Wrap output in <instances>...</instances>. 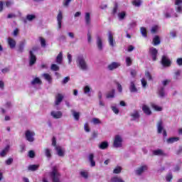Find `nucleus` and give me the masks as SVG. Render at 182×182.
Returning a JSON list of instances; mask_svg holds the SVG:
<instances>
[{"instance_id":"49530a36","label":"nucleus","mask_w":182,"mask_h":182,"mask_svg":"<svg viewBox=\"0 0 182 182\" xmlns=\"http://www.w3.org/2000/svg\"><path fill=\"white\" fill-rule=\"evenodd\" d=\"M36 18V16H35L33 14H28L26 16L27 21H33V19H35Z\"/></svg>"},{"instance_id":"423d86ee","label":"nucleus","mask_w":182,"mask_h":182,"mask_svg":"<svg viewBox=\"0 0 182 182\" xmlns=\"http://www.w3.org/2000/svg\"><path fill=\"white\" fill-rule=\"evenodd\" d=\"M114 34L112 31H108L107 33V40L108 43L111 48H114L116 46V40L114 39V37H113Z\"/></svg>"},{"instance_id":"5fc2aeb1","label":"nucleus","mask_w":182,"mask_h":182,"mask_svg":"<svg viewBox=\"0 0 182 182\" xmlns=\"http://www.w3.org/2000/svg\"><path fill=\"white\" fill-rule=\"evenodd\" d=\"M166 181H171L173 180V174L171 173H169L166 176Z\"/></svg>"},{"instance_id":"7ed1b4c3","label":"nucleus","mask_w":182,"mask_h":182,"mask_svg":"<svg viewBox=\"0 0 182 182\" xmlns=\"http://www.w3.org/2000/svg\"><path fill=\"white\" fill-rule=\"evenodd\" d=\"M113 147L114 149H120L123 147V137L117 134L114 138Z\"/></svg>"},{"instance_id":"0e129e2a","label":"nucleus","mask_w":182,"mask_h":182,"mask_svg":"<svg viewBox=\"0 0 182 182\" xmlns=\"http://www.w3.org/2000/svg\"><path fill=\"white\" fill-rule=\"evenodd\" d=\"M126 63L127 66H130L132 65V58L130 57H127Z\"/></svg>"},{"instance_id":"ea45409f","label":"nucleus","mask_w":182,"mask_h":182,"mask_svg":"<svg viewBox=\"0 0 182 182\" xmlns=\"http://www.w3.org/2000/svg\"><path fill=\"white\" fill-rule=\"evenodd\" d=\"M173 12L174 11L173 10V9H168L164 14L165 18H171V14H173Z\"/></svg>"},{"instance_id":"f3484780","label":"nucleus","mask_w":182,"mask_h":182,"mask_svg":"<svg viewBox=\"0 0 182 182\" xmlns=\"http://www.w3.org/2000/svg\"><path fill=\"white\" fill-rule=\"evenodd\" d=\"M129 92H131V93H137L138 92L137 87H136V84H134V82L133 81L130 82Z\"/></svg>"},{"instance_id":"680f3d73","label":"nucleus","mask_w":182,"mask_h":182,"mask_svg":"<svg viewBox=\"0 0 182 182\" xmlns=\"http://www.w3.org/2000/svg\"><path fill=\"white\" fill-rule=\"evenodd\" d=\"M145 77H146V79H148V80H153L151 75H150V73H149L148 71L145 73Z\"/></svg>"},{"instance_id":"13d9d810","label":"nucleus","mask_w":182,"mask_h":182,"mask_svg":"<svg viewBox=\"0 0 182 182\" xmlns=\"http://www.w3.org/2000/svg\"><path fill=\"white\" fill-rule=\"evenodd\" d=\"M70 80V77H65L61 82L62 85H66Z\"/></svg>"},{"instance_id":"f257e3e1","label":"nucleus","mask_w":182,"mask_h":182,"mask_svg":"<svg viewBox=\"0 0 182 182\" xmlns=\"http://www.w3.org/2000/svg\"><path fill=\"white\" fill-rule=\"evenodd\" d=\"M75 62L77 63V68H79L80 70H83L84 72L89 70V65H87L86 58L83 55H77Z\"/></svg>"},{"instance_id":"338daca9","label":"nucleus","mask_w":182,"mask_h":182,"mask_svg":"<svg viewBox=\"0 0 182 182\" xmlns=\"http://www.w3.org/2000/svg\"><path fill=\"white\" fill-rule=\"evenodd\" d=\"M169 35L171 38H176V36H177V32H176V31H172L169 33Z\"/></svg>"},{"instance_id":"20e7f679","label":"nucleus","mask_w":182,"mask_h":182,"mask_svg":"<svg viewBox=\"0 0 182 182\" xmlns=\"http://www.w3.org/2000/svg\"><path fill=\"white\" fill-rule=\"evenodd\" d=\"M35 132L31 129H27L25 132V139L27 141H29V143H33V141H35Z\"/></svg>"},{"instance_id":"0eeeda50","label":"nucleus","mask_w":182,"mask_h":182,"mask_svg":"<svg viewBox=\"0 0 182 182\" xmlns=\"http://www.w3.org/2000/svg\"><path fill=\"white\" fill-rule=\"evenodd\" d=\"M149 55L151 58L152 60H157V55H159V50L154 47H150L149 48Z\"/></svg>"},{"instance_id":"052dcab7","label":"nucleus","mask_w":182,"mask_h":182,"mask_svg":"<svg viewBox=\"0 0 182 182\" xmlns=\"http://www.w3.org/2000/svg\"><path fill=\"white\" fill-rule=\"evenodd\" d=\"M157 31H159V26H154L151 29V32L152 33H156V32H157Z\"/></svg>"},{"instance_id":"9d476101","label":"nucleus","mask_w":182,"mask_h":182,"mask_svg":"<svg viewBox=\"0 0 182 182\" xmlns=\"http://www.w3.org/2000/svg\"><path fill=\"white\" fill-rule=\"evenodd\" d=\"M63 20V13L62 11L59 10L57 16L58 27V29L62 28V21Z\"/></svg>"},{"instance_id":"79ce46f5","label":"nucleus","mask_w":182,"mask_h":182,"mask_svg":"<svg viewBox=\"0 0 182 182\" xmlns=\"http://www.w3.org/2000/svg\"><path fill=\"white\" fill-rule=\"evenodd\" d=\"M122 170H123L122 166H116L113 170V173L114 174H120L122 173Z\"/></svg>"},{"instance_id":"58836bf2","label":"nucleus","mask_w":182,"mask_h":182,"mask_svg":"<svg viewBox=\"0 0 182 182\" xmlns=\"http://www.w3.org/2000/svg\"><path fill=\"white\" fill-rule=\"evenodd\" d=\"M39 168V165H29L28 167V170L30 171H36Z\"/></svg>"},{"instance_id":"a878e982","label":"nucleus","mask_w":182,"mask_h":182,"mask_svg":"<svg viewBox=\"0 0 182 182\" xmlns=\"http://www.w3.org/2000/svg\"><path fill=\"white\" fill-rule=\"evenodd\" d=\"M178 140H180L179 137H177V136L171 137L166 140V143L168 144H173V143H176V141H178Z\"/></svg>"},{"instance_id":"ddd939ff","label":"nucleus","mask_w":182,"mask_h":182,"mask_svg":"<svg viewBox=\"0 0 182 182\" xmlns=\"http://www.w3.org/2000/svg\"><path fill=\"white\" fill-rule=\"evenodd\" d=\"M175 5L176 6V12L178 14H182V0H176Z\"/></svg>"},{"instance_id":"3c124183","label":"nucleus","mask_w":182,"mask_h":182,"mask_svg":"<svg viewBox=\"0 0 182 182\" xmlns=\"http://www.w3.org/2000/svg\"><path fill=\"white\" fill-rule=\"evenodd\" d=\"M93 124H102V121H100V119H99V118H93L92 120Z\"/></svg>"},{"instance_id":"37998d69","label":"nucleus","mask_w":182,"mask_h":182,"mask_svg":"<svg viewBox=\"0 0 182 182\" xmlns=\"http://www.w3.org/2000/svg\"><path fill=\"white\" fill-rule=\"evenodd\" d=\"M132 4L134 6L139 8L141 5V0H132Z\"/></svg>"},{"instance_id":"393cba45","label":"nucleus","mask_w":182,"mask_h":182,"mask_svg":"<svg viewBox=\"0 0 182 182\" xmlns=\"http://www.w3.org/2000/svg\"><path fill=\"white\" fill-rule=\"evenodd\" d=\"M8 44L11 49H14L16 46V41L14 40V38H8Z\"/></svg>"},{"instance_id":"f03ea898","label":"nucleus","mask_w":182,"mask_h":182,"mask_svg":"<svg viewBox=\"0 0 182 182\" xmlns=\"http://www.w3.org/2000/svg\"><path fill=\"white\" fill-rule=\"evenodd\" d=\"M49 176L53 182H60V173L58 171V167H53L52 171L49 173Z\"/></svg>"},{"instance_id":"4be33fe9","label":"nucleus","mask_w":182,"mask_h":182,"mask_svg":"<svg viewBox=\"0 0 182 182\" xmlns=\"http://www.w3.org/2000/svg\"><path fill=\"white\" fill-rule=\"evenodd\" d=\"M44 154L48 160H50L52 159V149L49 148L44 149Z\"/></svg>"},{"instance_id":"39448f33","label":"nucleus","mask_w":182,"mask_h":182,"mask_svg":"<svg viewBox=\"0 0 182 182\" xmlns=\"http://www.w3.org/2000/svg\"><path fill=\"white\" fill-rule=\"evenodd\" d=\"M149 170V166L146 164L141 165L134 171L136 176H143L144 173H146Z\"/></svg>"},{"instance_id":"2f4dec72","label":"nucleus","mask_w":182,"mask_h":182,"mask_svg":"<svg viewBox=\"0 0 182 182\" xmlns=\"http://www.w3.org/2000/svg\"><path fill=\"white\" fill-rule=\"evenodd\" d=\"M115 92H116V90H114V89H113L111 91L108 92L107 95H106L107 99H113L114 97Z\"/></svg>"},{"instance_id":"864d4df0","label":"nucleus","mask_w":182,"mask_h":182,"mask_svg":"<svg viewBox=\"0 0 182 182\" xmlns=\"http://www.w3.org/2000/svg\"><path fill=\"white\" fill-rule=\"evenodd\" d=\"M40 42L42 48H45L46 46V41L43 38H40Z\"/></svg>"},{"instance_id":"8fccbe9b","label":"nucleus","mask_w":182,"mask_h":182,"mask_svg":"<svg viewBox=\"0 0 182 182\" xmlns=\"http://www.w3.org/2000/svg\"><path fill=\"white\" fill-rule=\"evenodd\" d=\"M80 176L83 177L84 178H87V177H88V174L86 171H81L80 172Z\"/></svg>"},{"instance_id":"a211bd4d","label":"nucleus","mask_w":182,"mask_h":182,"mask_svg":"<svg viewBox=\"0 0 182 182\" xmlns=\"http://www.w3.org/2000/svg\"><path fill=\"white\" fill-rule=\"evenodd\" d=\"M142 111L147 116H151V109H150V107H149V106H147L146 105H144L142 106Z\"/></svg>"},{"instance_id":"72a5a7b5","label":"nucleus","mask_w":182,"mask_h":182,"mask_svg":"<svg viewBox=\"0 0 182 182\" xmlns=\"http://www.w3.org/2000/svg\"><path fill=\"white\" fill-rule=\"evenodd\" d=\"M31 85L35 86V85H42V80L39 77H36L31 81Z\"/></svg>"},{"instance_id":"cd10ccee","label":"nucleus","mask_w":182,"mask_h":182,"mask_svg":"<svg viewBox=\"0 0 182 182\" xmlns=\"http://www.w3.org/2000/svg\"><path fill=\"white\" fill-rule=\"evenodd\" d=\"M112 14L114 15H118L119 14V4L117 2H114V8L112 9Z\"/></svg>"},{"instance_id":"f8f14e48","label":"nucleus","mask_w":182,"mask_h":182,"mask_svg":"<svg viewBox=\"0 0 182 182\" xmlns=\"http://www.w3.org/2000/svg\"><path fill=\"white\" fill-rule=\"evenodd\" d=\"M63 95L58 93L55 95V105L59 106L60 103H62V101L63 100Z\"/></svg>"},{"instance_id":"f704fd0d","label":"nucleus","mask_w":182,"mask_h":182,"mask_svg":"<svg viewBox=\"0 0 182 182\" xmlns=\"http://www.w3.org/2000/svg\"><path fill=\"white\" fill-rule=\"evenodd\" d=\"M43 77H44L45 80H47L48 83H52V77L50 76V75L48 73H44L43 74Z\"/></svg>"},{"instance_id":"c03bdc74","label":"nucleus","mask_w":182,"mask_h":182,"mask_svg":"<svg viewBox=\"0 0 182 182\" xmlns=\"http://www.w3.org/2000/svg\"><path fill=\"white\" fill-rule=\"evenodd\" d=\"M159 95L160 97H164V96H166V92L164 91V87H161L159 90Z\"/></svg>"},{"instance_id":"9b49d317","label":"nucleus","mask_w":182,"mask_h":182,"mask_svg":"<svg viewBox=\"0 0 182 182\" xmlns=\"http://www.w3.org/2000/svg\"><path fill=\"white\" fill-rule=\"evenodd\" d=\"M161 64L163 66L168 67L171 65V61H170V58H168L167 55H163L161 58Z\"/></svg>"},{"instance_id":"6ab92c4d","label":"nucleus","mask_w":182,"mask_h":182,"mask_svg":"<svg viewBox=\"0 0 182 182\" xmlns=\"http://www.w3.org/2000/svg\"><path fill=\"white\" fill-rule=\"evenodd\" d=\"M55 150L59 157H65V151L63 150V149H62L61 146H55Z\"/></svg>"},{"instance_id":"bb28decb","label":"nucleus","mask_w":182,"mask_h":182,"mask_svg":"<svg viewBox=\"0 0 182 182\" xmlns=\"http://www.w3.org/2000/svg\"><path fill=\"white\" fill-rule=\"evenodd\" d=\"M63 60V53L62 52H60V53L56 57V63H58V65H61Z\"/></svg>"},{"instance_id":"a19ab883","label":"nucleus","mask_w":182,"mask_h":182,"mask_svg":"<svg viewBox=\"0 0 182 182\" xmlns=\"http://www.w3.org/2000/svg\"><path fill=\"white\" fill-rule=\"evenodd\" d=\"M118 18L119 21H123L126 18V11H121L118 13Z\"/></svg>"},{"instance_id":"6e6552de","label":"nucleus","mask_w":182,"mask_h":182,"mask_svg":"<svg viewBox=\"0 0 182 182\" xmlns=\"http://www.w3.org/2000/svg\"><path fill=\"white\" fill-rule=\"evenodd\" d=\"M33 51H35V49L33 48V50L29 51V65L30 66H33L35 63H36V55H35V53H33Z\"/></svg>"},{"instance_id":"bf43d9fd","label":"nucleus","mask_w":182,"mask_h":182,"mask_svg":"<svg viewBox=\"0 0 182 182\" xmlns=\"http://www.w3.org/2000/svg\"><path fill=\"white\" fill-rule=\"evenodd\" d=\"M117 90L118 92H119V93H122V92H123V87H122V85L119 82H117Z\"/></svg>"},{"instance_id":"c9c22d12","label":"nucleus","mask_w":182,"mask_h":182,"mask_svg":"<svg viewBox=\"0 0 182 182\" xmlns=\"http://www.w3.org/2000/svg\"><path fill=\"white\" fill-rule=\"evenodd\" d=\"M151 107H152V109H154L156 110V112H161V110H163V107H161L154 103H151Z\"/></svg>"},{"instance_id":"c85d7f7f","label":"nucleus","mask_w":182,"mask_h":182,"mask_svg":"<svg viewBox=\"0 0 182 182\" xmlns=\"http://www.w3.org/2000/svg\"><path fill=\"white\" fill-rule=\"evenodd\" d=\"M131 116L132 117V120H137L140 118V114H139V111H134Z\"/></svg>"},{"instance_id":"e2e57ef3","label":"nucleus","mask_w":182,"mask_h":182,"mask_svg":"<svg viewBox=\"0 0 182 182\" xmlns=\"http://www.w3.org/2000/svg\"><path fill=\"white\" fill-rule=\"evenodd\" d=\"M12 163H14V159H12V158H9V159H7L6 161V166H11V164H12Z\"/></svg>"},{"instance_id":"c756f323","label":"nucleus","mask_w":182,"mask_h":182,"mask_svg":"<svg viewBox=\"0 0 182 182\" xmlns=\"http://www.w3.org/2000/svg\"><path fill=\"white\" fill-rule=\"evenodd\" d=\"M160 37L159 36H155L153 38V45L154 46H157L158 45H160Z\"/></svg>"},{"instance_id":"6e6d98bb","label":"nucleus","mask_w":182,"mask_h":182,"mask_svg":"<svg viewBox=\"0 0 182 182\" xmlns=\"http://www.w3.org/2000/svg\"><path fill=\"white\" fill-rule=\"evenodd\" d=\"M4 107L6 109H11V107H12V102H11V101H7L4 105Z\"/></svg>"},{"instance_id":"a18cd8bd","label":"nucleus","mask_w":182,"mask_h":182,"mask_svg":"<svg viewBox=\"0 0 182 182\" xmlns=\"http://www.w3.org/2000/svg\"><path fill=\"white\" fill-rule=\"evenodd\" d=\"M141 33L144 38H147V30L144 27H141Z\"/></svg>"},{"instance_id":"412c9836","label":"nucleus","mask_w":182,"mask_h":182,"mask_svg":"<svg viewBox=\"0 0 182 182\" xmlns=\"http://www.w3.org/2000/svg\"><path fill=\"white\" fill-rule=\"evenodd\" d=\"M88 160L90 163L91 167H95L96 166V161H95V155L93 154H90L88 156Z\"/></svg>"},{"instance_id":"b1692460","label":"nucleus","mask_w":182,"mask_h":182,"mask_svg":"<svg viewBox=\"0 0 182 182\" xmlns=\"http://www.w3.org/2000/svg\"><path fill=\"white\" fill-rule=\"evenodd\" d=\"M10 146L7 145L0 153V157H5L6 154L9 152Z\"/></svg>"},{"instance_id":"473e14b6","label":"nucleus","mask_w":182,"mask_h":182,"mask_svg":"<svg viewBox=\"0 0 182 182\" xmlns=\"http://www.w3.org/2000/svg\"><path fill=\"white\" fill-rule=\"evenodd\" d=\"M109 147V143L107 141H103L99 145V148L101 149V150H106Z\"/></svg>"},{"instance_id":"7c9ffc66","label":"nucleus","mask_w":182,"mask_h":182,"mask_svg":"<svg viewBox=\"0 0 182 182\" xmlns=\"http://www.w3.org/2000/svg\"><path fill=\"white\" fill-rule=\"evenodd\" d=\"M71 113L75 119V120H79L80 117V113L75 111V109H71Z\"/></svg>"},{"instance_id":"de8ad7c7","label":"nucleus","mask_w":182,"mask_h":182,"mask_svg":"<svg viewBox=\"0 0 182 182\" xmlns=\"http://www.w3.org/2000/svg\"><path fill=\"white\" fill-rule=\"evenodd\" d=\"M111 109L115 114H119V110L117 109V107H116V105H112Z\"/></svg>"},{"instance_id":"603ef678","label":"nucleus","mask_w":182,"mask_h":182,"mask_svg":"<svg viewBox=\"0 0 182 182\" xmlns=\"http://www.w3.org/2000/svg\"><path fill=\"white\" fill-rule=\"evenodd\" d=\"M24 48H25V43L23 42L21 43L19 47H18V51L20 53L23 52Z\"/></svg>"},{"instance_id":"dca6fc26","label":"nucleus","mask_w":182,"mask_h":182,"mask_svg":"<svg viewBox=\"0 0 182 182\" xmlns=\"http://www.w3.org/2000/svg\"><path fill=\"white\" fill-rule=\"evenodd\" d=\"M97 46L99 50H103V41L99 36H97Z\"/></svg>"},{"instance_id":"4c0bfd02","label":"nucleus","mask_w":182,"mask_h":182,"mask_svg":"<svg viewBox=\"0 0 182 182\" xmlns=\"http://www.w3.org/2000/svg\"><path fill=\"white\" fill-rule=\"evenodd\" d=\"M84 94L87 95V96L90 97V90L91 88L89 85H86L85 87H84Z\"/></svg>"},{"instance_id":"4d7b16f0","label":"nucleus","mask_w":182,"mask_h":182,"mask_svg":"<svg viewBox=\"0 0 182 182\" xmlns=\"http://www.w3.org/2000/svg\"><path fill=\"white\" fill-rule=\"evenodd\" d=\"M70 2H72V0H64L63 2V6H65L66 8H68V6H69Z\"/></svg>"},{"instance_id":"1a4fd4ad","label":"nucleus","mask_w":182,"mask_h":182,"mask_svg":"<svg viewBox=\"0 0 182 182\" xmlns=\"http://www.w3.org/2000/svg\"><path fill=\"white\" fill-rule=\"evenodd\" d=\"M50 116L53 119H62L63 117V113L61 111L53 110L50 112Z\"/></svg>"},{"instance_id":"2eb2a0df","label":"nucleus","mask_w":182,"mask_h":182,"mask_svg":"<svg viewBox=\"0 0 182 182\" xmlns=\"http://www.w3.org/2000/svg\"><path fill=\"white\" fill-rule=\"evenodd\" d=\"M153 154L154 156H162L164 157L167 156V154L164 153V151L160 149L153 151Z\"/></svg>"},{"instance_id":"69168bd1","label":"nucleus","mask_w":182,"mask_h":182,"mask_svg":"<svg viewBox=\"0 0 182 182\" xmlns=\"http://www.w3.org/2000/svg\"><path fill=\"white\" fill-rule=\"evenodd\" d=\"M129 29H132V28H136V26H137V23H136V21H132L129 24Z\"/></svg>"},{"instance_id":"774afa93","label":"nucleus","mask_w":182,"mask_h":182,"mask_svg":"<svg viewBox=\"0 0 182 182\" xmlns=\"http://www.w3.org/2000/svg\"><path fill=\"white\" fill-rule=\"evenodd\" d=\"M28 156H29L31 159H33V157H35V151H28Z\"/></svg>"},{"instance_id":"4468645a","label":"nucleus","mask_w":182,"mask_h":182,"mask_svg":"<svg viewBox=\"0 0 182 182\" xmlns=\"http://www.w3.org/2000/svg\"><path fill=\"white\" fill-rule=\"evenodd\" d=\"M156 127H157V132L159 133V134H161V133H163V131L164 130L163 121L159 120L156 124Z\"/></svg>"},{"instance_id":"5701e85b","label":"nucleus","mask_w":182,"mask_h":182,"mask_svg":"<svg viewBox=\"0 0 182 182\" xmlns=\"http://www.w3.org/2000/svg\"><path fill=\"white\" fill-rule=\"evenodd\" d=\"M119 66H120V63L113 62L108 65V69H109V70H114V69H117V68H119Z\"/></svg>"},{"instance_id":"aec40b11","label":"nucleus","mask_w":182,"mask_h":182,"mask_svg":"<svg viewBox=\"0 0 182 182\" xmlns=\"http://www.w3.org/2000/svg\"><path fill=\"white\" fill-rule=\"evenodd\" d=\"M85 24L87 26H90V23L92 22V19L90 18V13L87 12L85 14Z\"/></svg>"},{"instance_id":"09e8293b","label":"nucleus","mask_w":182,"mask_h":182,"mask_svg":"<svg viewBox=\"0 0 182 182\" xmlns=\"http://www.w3.org/2000/svg\"><path fill=\"white\" fill-rule=\"evenodd\" d=\"M50 69L54 72H58V70H59V66L56 64H53L51 65Z\"/></svg>"},{"instance_id":"e433bc0d","label":"nucleus","mask_w":182,"mask_h":182,"mask_svg":"<svg viewBox=\"0 0 182 182\" xmlns=\"http://www.w3.org/2000/svg\"><path fill=\"white\" fill-rule=\"evenodd\" d=\"M181 75V70H177L174 73L173 79L175 80H178V79L180 78Z\"/></svg>"}]
</instances>
